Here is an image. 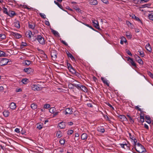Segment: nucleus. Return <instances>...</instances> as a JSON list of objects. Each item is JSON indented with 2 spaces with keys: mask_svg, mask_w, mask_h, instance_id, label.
Wrapping results in <instances>:
<instances>
[{
  "mask_svg": "<svg viewBox=\"0 0 153 153\" xmlns=\"http://www.w3.org/2000/svg\"><path fill=\"white\" fill-rule=\"evenodd\" d=\"M36 40H37L39 43L42 45L45 44L44 39L41 35H38L37 37L35 39Z\"/></svg>",
  "mask_w": 153,
  "mask_h": 153,
  "instance_id": "nucleus-1",
  "label": "nucleus"
},
{
  "mask_svg": "<svg viewBox=\"0 0 153 153\" xmlns=\"http://www.w3.org/2000/svg\"><path fill=\"white\" fill-rule=\"evenodd\" d=\"M10 61V60L8 59L7 58H3L0 62V65L1 66L6 65Z\"/></svg>",
  "mask_w": 153,
  "mask_h": 153,
  "instance_id": "nucleus-2",
  "label": "nucleus"
},
{
  "mask_svg": "<svg viewBox=\"0 0 153 153\" xmlns=\"http://www.w3.org/2000/svg\"><path fill=\"white\" fill-rule=\"evenodd\" d=\"M137 145L141 149L140 150H137L136 149V148H135V149L137 152L139 153H142L146 151V149H145L144 146H142L140 143H138L137 144Z\"/></svg>",
  "mask_w": 153,
  "mask_h": 153,
  "instance_id": "nucleus-3",
  "label": "nucleus"
},
{
  "mask_svg": "<svg viewBox=\"0 0 153 153\" xmlns=\"http://www.w3.org/2000/svg\"><path fill=\"white\" fill-rule=\"evenodd\" d=\"M23 71L28 74H32L34 71V70L30 68H25L23 69Z\"/></svg>",
  "mask_w": 153,
  "mask_h": 153,
  "instance_id": "nucleus-4",
  "label": "nucleus"
},
{
  "mask_svg": "<svg viewBox=\"0 0 153 153\" xmlns=\"http://www.w3.org/2000/svg\"><path fill=\"white\" fill-rule=\"evenodd\" d=\"M57 53L55 50H52L51 52V56L52 59L55 60L57 58Z\"/></svg>",
  "mask_w": 153,
  "mask_h": 153,
  "instance_id": "nucleus-5",
  "label": "nucleus"
},
{
  "mask_svg": "<svg viewBox=\"0 0 153 153\" xmlns=\"http://www.w3.org/2000/svg\"><path fill=\"white\" fill-rule=\"evenodd\" d=\"M92 23L93 24L94 27L95 28L99 30L100 29L98 22L97 20H92Z\"/></svg>",
  "mask_w": 153,
  "mask_h": 153,
  "instance_id": "nucleus-6",
  "label": "nucleus"
},
{
  "mask_svg": "<svg viewBox=\"0 0 153 153\" xmlns=\"http://www.w3.org/2000/svg\"><path fill=\"white\" fill-rule=\"evenodd\" d=\"M32 88L33 90L39 91L41 89V87L39 85H33L32 86Z\"/></svg>",
  "mask_w": 153,
  "mask_h": 153,
  "instance_id": "nucleus-7",
  "label": "nucleus"
},
{
  "mask_svg": "<svg viewBox=\"0 0 153 153\" xmlns=\"http://www.w3.org/2000/svg\"><path fill=\"white\" fill-rule=\"evenodd\" d=\"M117 116L120 119V121H121L123 122L126 120H127V119L125 115L118 114V115Z\"/></svg>",
  "mask_w": 153,
  "mask_h": 153,
  "instance_id": "nucleus-8",
  "label": "nucleus"
},
{
  "mask_svg": "<svg viewBox=\"0 0 153 153\" xmlns=\"http://www.w3.org/2000/svg\"><path fill=\"white\" fill-rule=\"evenodd\" d=\"M128 61H129L130 64H131V65L136 67V65L135 63L134 62L133 59L129 57H128Z\"/></svg>",
  "mask_w": 153,
  "mask_h": 153,
  "instance_id": "nucleus-9",
  "label": "nucleus"
},
{
  "mask_svg": "<svg viewBox=\"0 0 153 153\" xmlns=\"http://www.w3.org/2000/svg\"><path fill=\"white\" fill-rule=\"evenodd\" d=\"M58 125L61 129H64L65 128L66 126V123L63 122H61L58 124Z\"/></svg>",
  "mask_w": 153,
  "mask_h": 153,
  "instance_id": "nucleus-10",
  "label": "nucleus"
},
{
  "mask_svg": "<svg viewBox=\"0 0 153 153\" xmlns=\"http://www.w3.org/2000/svg\"><path fill=\"white\" fill-rule=\"evenodd\" d=\"M28 23L29 28L33 30L34 29L35 26V24L31 22H29Z\"/></svg>",
  "mask_w": 153,
  "mask_h": 153,
  "instance_id": "nucleus-11",
  "label": "nucleus"
},
{
  "mask_svg": "<svg viewBox=\"0 0 153 153\" xmlns=\"http://www.w3.org/2000/svg\"><path fill=\"white\" fill-rule=\"evenodd\" d=\"M32 35V33L30 30H28L26 31L25 33V35L27 37L29 38H31V35Z\"/></svg>",
  "mask_w": 153,
  "mask_h": 153,
  "instance_id": "nucleus-12",
  "label": "nucleus"
},
{
  "mask_svg": "<svg viewBox=\"0 0 153 153\" xmlns=\"http://www.w3.org/2000/svg\"><path fill=\"white\" fill-rule=\"evenodd\" d=\"M16 14V13L14 11H9L7 15H8L10 17H13V16L15 15Z\"/></svg>",
  "mask_w": 153,
  "mask_h": 153,
  "instance_id": "nucleus-13",
  "label": "nucleus"
},
{
  "mask_svg": "<svg viewBox=\"0 0 153 153\" xmlns=\"http://www.w3.org/2000/svg\"><path fill=\"white\" fill-rule=\"evenodd\" d=\"M13 25L15 27L17 28H19L20 26V25L19 22V21H16L13 23Z\"/></svg>",
  "mask_w": 153,
  "mask_h": 153,
  "instance_id": "nucleus-14",
  "label": "nucleus"
},
{
  "mask_svg": "<svg viewBox=\"0 0 153 153\" xmlns=\"http://www.w3.org/2000/svg\"><path fill=\"white\" fill-rule=\"evenodd\" d=\"M65 112V114H71L72 113L73 111L71 108H66Z\"/></svg>",
  "mask_w": 153,
  "mask_h": 153,
  "instance_id": "nucleus-15",
  "label": "nucleus"
},
{
  "mask_svg": "<svg viewBox=\"0 0 153 153\" xmlns=\"http://www.w3.org/2000/svg\"><path fill=\"white\" fill-rule=\"evenodd\" d=\"M9 107L12 109H15L16 107V103L13 102H11L10 105Z\"/></svg>",
  "mask_w": 153,
  "mask_h": 153,
  "instance_id": "nucleus-16",
  "label": "nucleus"
},
{
  "mask_svg": "<svg viewBox=\"0 0 153 153\" xmlns=\"http://www.w3.org/2000/svg\"><path fill=\"white\" fill-rule=\"evenodd\" d=\"M150 0H134L137 3H140L141 4H143L144 3H146L149 1Z\"/></svg>",
  "mask_w": 153,
  "mask_h": 153,
  "instance_id": "nucleus-17",
  "label": "nucleus"
},
{
  "mask_svg": "<svg viewBox=\"0 0 153 153\" xmlns=\"http://www.w3.org/2000/svg\"><path fill=\"white\" fill-rule=\"evenodd\" d=\"M89 3L92 5H96L97 4L98 2L97 0H90Z\"/></svg>",
  "mask_w": 153,
  "mask_h": 153,
  "instance_id": "nucleus-18",
  "label": "nucleus"
},
{
  "mask_svg": "<svg viewBox=\"0 0 153 153\" xmlns=\"http://www.w3.org/2000/svg\"><path fill=\"white\" fill-rule=\"evenodd\" d=\"M146 49L149 51L150 52H152V48L149 43H148V44H147L146 46Z\"/></svg>",
  "mask_w": 153,
  "mask_h": 153,
  "instance_id": "nucleus-19",
  "label": "nucleus"
},
{
  "mask_svg": "<svg viewBox=\"0 0 153 153\" xmlns=\"http://www.w3.org/2000/svg\"><path fill=\"white\" fill-rule=\"evenodd\" d=\"M97 130L98 131L101 132L102 133H104L105 131V130L102 127H98L97 128Z\"/></svg>",
  "mask_w": 153,
  "mask_h": 153,
  "instance_id": "nucleus-20",
  "label": "nucleus"
},
{
  "mask_svg": "<svg viewBox=\"0 0 153 153\" xmlns=\"http://www.w3.org/2000/svg\"><path fill=\"white\" fill-rule=\"evenodd\" d=\"M101 79L103 82L106 85H107V86H109V84L108 82V81L106 80V79L104 78V77H101Z\"/></svg>",
  "mask_w": 153,
  "mask_h": 153,
  "instance_id": "nucleus-21",
  "label": "nucleus"
},
{
  "mask_svg": "<svg viewBox=\"0 0 153 153\" xmlns=\"http://www.w3.org/2000/svg\"><path fill=\"white\" fill-rule=\"evenodd\" d=\"M13 35L17 39H19L22 37L21 35L16 33H13Z\"/></svg>",
  "mask_w": 153,
  "mask_h": 153,
  "instance_id": "nucleus-22",
  "label": "nucleus"
},
{
  "mask_svg": "<svg viewBox=\"0 0 153 153\" xmlns=\"http://www.w3.org/2000/svg\"><path fill=\"white\" fill-rule=\"evenodd\" d=\"M146 118V121L149 124H150L151 123L152 121L151 120V118L149 116H146L145 117Z\"/></svg>",
  "mask_w": 153,
  "mask_h": 153,
  "instance_id": "nucleus-23",
  "label": "nucleus"
},
{
  "mask_svg": "<svg viewBox=\"0 0 153 153\" xmlns=\"http://www.w3.org/2000/svg\"><path fill=\"white\" fill-rule=\"evenodd\" d=\"M87 136V134L86 133H84L81 135V138L82 140H84L86 139Z\"/></svg>",
  "mask_w": 153,
  "mask_h": 153,
  "instance_id": "nucleus-24",
  "label": "nucleus"
},
{
  "mask_svg": "<svg viewBox=\"0 0 153 153\" xmlns=\"http://www.w3.org/2000/svg\"><path fill=\"white\" fill-rule=\"evenodd\" d=\"M80 90H82L84 92H87L88 91V89L87 88L84 86L82 85L81 86V88Z\"/></svg>",
  "mask_w": 153,
  "mask_h": 153,
  "instance_id": "nucleus-25",
  "label": "nucleus"
},
{
  "mask_svg": "<svg viewBox=\"0 0 153 153\" xmlns=\"http://www.w3.org/2000/svg\"><path fill=\"white\" fill-rule=\"evenodd\" d=\"M132 15V16L131 15V16L133 18L135 19L137 21L139 22H140L141 23H142L141 21L139 19V18L138 17L135 16V15H133V14Z\"/></svg>",
  "mask_w": 153,
  "mask_h": 153,
  "instance_id": "nucleus-26",
  "label": "nucleus"
},
{
  "mask_svg": "<svg viewBox=\"0 0 153 153\" xmlns=\"http://www.w3.org/2000/svg\"><path fill=\"white\" fill-rule=\"evenodd\" d=\"M3 114L4 116L5 117H7L9 114V112L7 110L4 111L3 112Z\"/></svg>",
  "mask_w": 153,
  "mask_h": 153,
  "instance_id": "nucleus-27",
  "label": "nucleus"
},
{
  "mask_svg": "<svg viewBox=\"0 0 153 153\" xmlns=\"http://www.w3.org/2000/svg\"><path fill=\"white\" fill-rule=\"evenodd\" d=\"M127 116L128 117L130 122L131 123L133 124L134 122V120L132 119V118L129 115H127Z\"/></svg>",
  "mask_w": 153,
  "mask_h": 153,
  "instance_id": "nucleus-28",
  "label": "nucleus"
},
{
  "mask_svg": "<svg viewBox=\"0 0 153 153\" xmlns=\"http://www.w3.org/2000/svg\"><path fill=\"white\" fill-rule=\"evenodd\" d=\"M37 125V128L39 130L41 129L42 128V127H43V124L41 123H38Z\"/></svg>",
  "mask_w": 153,
  "mask_h": 153,
  "instance_id": "nucleus-29",
  "label": "nucleus"
},
{
  "mask_svg": "<svg viewBox=\"0 0 153 153\" xmlns=\"http://www.w3.org/2000/svg\"><path fill=\"white\" fill-rule=\"evenodd\" d=\"M81 85L80 84H77L74 83V86L77 88L78 89L80 90V88H81Z\"/></svg>",
  "mask_w": 153,
  "mask_h": 153,
  "instance_id": "nucleus-30",
  "label": "nucleus"
},
{
  "mask_svg": "<svg viewBox=\"0 0 153 153\" xmlns=\"http://www.w3.org/2000/svg\"><path fill=\"white\" fill-rule=\"evenodd\" d=\"M31 108L33 109H35L37 108V105L33 103L31 105Z\"/></svg>",
  "mask_w": 153,
  "mask_h": 153,
  "instance_id": "nucleus-31",
  "label": "nucleus"
},
{
  "mask_svg": "<svg viewBox=\"0 0 153 153\" xmlns=\"http://www.w3.org/2000/svg\"><path fill=\"white\" fill-rule=\"evenodd\" d=\"M28 79L25 78L23 79L21 82L24 84H26L28 83Z\"/></svg>",
  "mask_w": 153,
  "mask_h": 153,
  "instance_id": "nucleus-32",
  "label": "nucleus"
},
{
  "mask_svg": "<svg viewBox=\"0 0 153 153\" xmlns=\"http://www.w3.org/2000/svg\"><path fill=\"white\" fill-rule=\"evenodd\" d=\"M56 136L58 138H60L62 137L61 132L60 131H58L57 132Z\"/></svg>",
  "mask_w": 153,
  "mask_h": 153,
  "instance_id": "nucleus-33",
  "label": "nucleus"
},
{
  "mask_svg": "<svg viewBox=\"0 0 153 153\" xmlns=\"http://www.w3.org/2000/svg\"><path fill=\"white\" fill-rule=\"evenodd\" d=\"M54 3L56 4L60 9H62L63 7L58 2L56 1H54Z\"/></svg>",
  "mask_w": 153,
  "mask_h": 153,
  "instance_id": "nucleus-34",
  "label": "nucleus"
},
{
  "mask_svg": "<svg viewBox=\"0 0 153 153\" xmlns=\"http://www.w3.org/2000/svg\"><path fill=\"white\" fill-rule=\"evenodd\" d=\"M49 112L52 113H54L55 111V108L53 107L51 108L49 110Z\"/></svg>",
  "mask_w": 153,
  "mask_h": 153,
  "instance_id": "nucleus-35",
  "label": "nucleus"
},
{
  "mask_svg": "<svg viewBox=\"0 0 153 153\" xmlns=\"http://www.w3.org/2000/svg\"><path fill=\"white\" fill-rule=\"evenodd\" d=\"M31 63V62L30 61L28 60H26L25 61L24 64L25 65H29Z\"/></svg>",
  "mask_w": 153,
  "mask_h": 153,
  "instance_id": "nucleus-36",
  "label": "nucleus"
},
{
  "mask_svg": "<svg viewBox=\"0 0 153 153\" xmlns=\"http://www.w3.org/2000/svg\"><path fill=\"white\" fill-rule=\"evenodd\" d=\"M27 45V44L26 42H22L21 43L20 47L21 48H23L24 46H26Z\"/></svg>",
  "mask_w": 153,
  "mask_h": 153,
  "instance_id": "nucleus-37",
  "label": "nucleus"
},
{
  "mask_svg": "<svg viewBox=\"0 0 153 153\" xmlns=\"http://www.w3.org/2000/svg\"><path fill=\"white\" fill-rule=\"evenodd\" d=\"M126 36L129 38L131 39V37L130 33L129 32H127L126 33Z\"/></svg>",
  "mask_w": 153,
  "mask_h": 153,
  "instance_id": "nucleus-38",
  "label": "nucleus"
},
{
  "mask_svg": "<svg viewBox=\"0 0 153 153\" xmlns=\"http://www.w3.org/2000/svg\"><path fill=\"white\" fill-rule=\"evenodd\" d=\"M148 17L150 20L153 21V13L149 14Z\"/></svg>",
  "mask_w": 153,
  "mask_h": 153,
  "instance_id": "nucleus-39",
  "label": "nucleus"
},
{
  "mask_svg": "<svg viewBox=\"0 0 153 153\" xmlns=\"http://www.w3.org/2000/svg\"><path fill=\"white\" fill-rule=\"evenodd\" d=\"M51 32L55 36L59 34L58 33L57 31L53 29H52Z\"/></svg>",
  "mask_w": 153,
  "mask_h": 153,
  "instance_id": "nucleus-40",
  "label": "nucleus"
},
{
  "mask_svg": "<svg viewBox=\"0 0 153 153\" xmlns=\"http://www.w3.org/2000/svg\"><path fill=\"white\" fill-rule=\"evenodd\" d=\"M68 56L70 57L71 59L72 60H75V58L73 56V55H72L71 53H69V54H68Z\"/></svg>",
  "mask_w": 153,
  "mask_h": 153,
  "instance_id": "nucleus-41",
  "label": "nucleus"
},
{
  "mask_svg": "<svg viewBox=\"0 0 153 153\" xmlns=\"http://www.w3.org/2000/svg\"><path fill=\"white\" fill-rule=\"evenodd\" d=\"M69 70L72 74H74L76 73V71L73 68L71 69H70Z\"/></svg>",
  "mask_w": 153,
  "mask_h": 153,
  "instance_id": "nucleus-42",
  "label": "nucleus"
},
{
  "mask_svg": "<svg viewBox=\"0 0 153 153\" xmlns=\"http://www.w3.org/2000/svg\"><path fill=\"white\" fill-rule=\"evenodd\" d=\"M134 142V148L135 149L136 148V146L137 145V139L135 138H134L133 140Z\"/></svg>",
  "mask_w": 153,
  "mask_h": 153,
  "instance_id": "nucleus-43",
  "label": "nucleus"
},
{
  "mask_svg": "<svg viewBox=\"0 0 153 153\" xmlns=\"http://www.w3.org/2000/svg\"><path fill=\"white\" fill-rule=\"evenodd\" d=\"M50 107V105L49 104H46L44 106V108L46 109Z\"/></svg>",
  "mask_w": 153,
  "mask_h": 153,
  "instance_id": "nucleus-44",
  "label": "nucleus"
},
{
  "mask_svg": "<svg viewBox=\"0 0 153 153\" xmlns=\"http://www.w3.org/2000/svg\"><path fill=\"white\" fill-rule=\"evenodd\" d=\"M39 15H40V16L43 19H45L46 18V16L44 13H40L39 14Z\"/></svg>",
  "mask_w": 153,
  "mask_h": 153,
  "instance_id": "nucleus-45",
  "label": "nucleus"
},
{
  "mask_svg": "<svg viewBox=\"0 0 153 153\" xmlns=\"http://www.w3.org/2000/svg\"><path fill=\"white\" fill-rule=\"evenodd\" d=\"M0 38L1 39H4L6 38L5 35L4 34H0Z\"/></svg>",
  "mask_w": 153,
  "mask_h": 153,
  "instance_id": "nucleus-46",
  "label": "nucleus"
},
{
  "mask_svg": "<svg viewBox=\"0 0 153 153\" xmlns=\"http://www.w3.org/2000/svg\"><path fill=\"white\" fill-rule=\"evenodd\" d=\"M3 12L4 13L7 15L8 12L7 11V9L6 8H3Z\"/></svg>",
  "mask_w": 153,
  "mask_h": 153,
  "instance_id": "nucleus-47",
  "label": "nucleus"
},
{
  "mask_svg": "<svg viewBox=\"0 0 153 153\" xmlns=\"http://www.w3.org/2000/svg\"><path fill=\"white\" fill-rule=\"evenodd\" d=\"M65 139H61L60 140L59 142L61 144L63 145L65 143Z\"/></svg>",
  "mask_w": 153,
  "mask_h": 153,
  "instance_id": "nucleus-48",
  "label": "nucleus"
},
{
  "mask_svg": "<svg viewBox=\"0 0 153 153\" xmlns=\"http://www.w3.org/2000/svg\"><path fill=\"white\" fill-rule=\"evenodd\" d=\"M74 84H70L68 85V87L69 88L73 89L74 88Z\"/></svg>",
  "mask_w": 153,
  "mask_h": 153,
  "instance_id": "nucleus-49",
  "label": "nucleus"
},
{
  "mask_svg": "<svg viewBox=\"0 0 153 153\" xmlns=\"http://www.w3.org/2000/svg\"><path fill=\"white\" fill-rule=\"evenodd\" d=\"M74 131L73 130H70L67 131V134L68 135L72 134L73 133Z\"/></svg>",
  "mask_w": 153,
  "mask_h": 153,
  "instance_id": "nucleus-50",
  "label": "nucleus"
},
{
  "mask_svg": "<svg viewBox=\"0 0 153 153\" xmlns=\"http://www.w3.org/2000/svg\"><path fill=\"white\" fill-rule=\"evenodd\" d=\"M134 57L136 61H137L138 60L140 59V57L136 54L134 56Z\"/></svg>",
  "mask_w": 153,
  "mask_h": 153,
  "instance_id": "nucleus-51",
  "label": "nucleus"
},
{
  "mask_svg": "<svg viewBox=\"0 0 153 153\" xmlns=\"http://www.w3.org/2000/svg\"><path fill=\"white\" fill-rule=\"evenodd\" d=\"M5 53L3 51H0V57L4 56Z\"/></svg>",
  "mask_w": 153,
  "mask_h": 153,
  "instance_id": "nucleus-52",
  "label": "nucleus"
},
{
  "mask_svg": "<svg viewBox=\"0 0 153 153\" xmlns=\"http://www.w3.org/2000/svg\"><path fill=\"white\" fill-rule=\"evenodd\" d=\"M137 61L141 65H143V62L141 59L138 60V61Z\"/></svg>",
  "mask_w": 153,
  "mask_h": 153,
  "instance_id": "nucleus-53",
  "label": "nucleus"
},
{
  "mask_svg": "<svg viewBox=\"0 0 153 153\" xmlns=\"http://www.w3.org/2000/svg\"><path fill=\"white\" fill-rule=\"evenodd\" d=\"M121 40L123 41L124 42L126 43L127 42V41L126 38L124 37H122L121 38Z\"/></svg>",
  "mask_w": 153,
  "mask_h": 153,
  "instance_id": "nucleus-54",
  "label": "nucleus"
},
{
  "mask_svg": "<svg viewBox=\"0 0 153 153\" xmlns=\"http://www.w3.org/2000/svg\"><path fill=\"white\" fill-rule=\"evenodd\" d=\"M148 75L152 78L153 79V74L150 72H148Z\"/></svg>",
  "mask_w": 153,
  "mask_h": 153,
  "instance_id": "nucleus-55",
  "label": "nucleus"
},
{
  "mask_svg": "<svg viewBox=\"0 0 153 153\" xmlns=\"http://www.w3.org/2000/svg\"><path fill=\"white\" fill-rule=\"evenodd\" d=\"M135 108L136 109H137L138 111H141V112H142L141 109L140 108L139 106H136L135 107Z\"/></svg>",
  "mask_w": 153,
  "mask_h": 153,
  "instance_id": "nucleus-56",
  "label": "nucleus"
},
{
  "mask_svg": "<svg viewBox=\"0 0 153 153\" xmlns=\"http://www.w3.org/2000/svg\"><path fill=\"white\" fill-rule=\"evenodd\" d=\"M67 65L68 66V69L69 70L70 69H71L73 68L72 66L70 64H67Z\"/></svg>",
  "mask_w": 153,
  "mask_h": 153,
  "instance_id": "nucleus-57",
  "label": "nucleus"
},
{
  "mask_svg": "<svg viewBox=\"0 0 153 153\" xmlns=\"http://www.w3.org/2000/svg\"><path fill=\"white\" fill-rule=\"evenodd\" d=\"M126 53L128 55L130 56H132V54L129 50L127 51Z\"/></svg>",
  "mask_w": 153,
  "mask_h": 153,
  "instance_id": "nucleus-58",
  "label": "nucleus"
},
{
  "mask_svg": "<svg viewBox=\"0 0 153 153\" xmlns=\"http://www.w3.org/2000/svg\"><path fill=\"white\" fill-rule=\"evenodd\" d=\"M129 135L130 138L132 140V141L133 140V139H134L133 137V136L130 133H129Z\"/></svg>",
  "mask_w": 153,
  "mask_h": 153,
  "instance_id": "nucleus-59",
  "label": "nucleus"
},
{
  "mask_svg": "<svg viewBox=\"0 0 153 153\" xmlns=\"http://www.w3.org/2000/svg\"><path fill=\"white\" fill-rule=\"evenodd\" d=\"M140 119H143L144 118V114H143V116H142V112H141V113L140 114Z\"/></svg>",
  "mask_w": 153,
  "mask_h": 153,
  "instance_id": "nucleus-60",
  "label": "nucleus"
},
{
  "mask_svg": "<svg viewBox=\"0 0 153 153\" xmlns=\"http://www.w3.org/2000/svg\"><path fill=\"white\" fill-rule=\"evenodd\" d=\"M138 52L140 53V55L142 57L144 55V52L143 51H138Z\"/></svg>",
  "mask_w": 153,
  "mask_h": 153,
  "instance_id": "nucleus-61",
  "label": "nucleus"
},
{
  "mask_svg": "<svg viewBox=\"0 0 153 153\" xmlns=\"http://www.w3.org/2000/svg\"><path fill=\"white\" fill-rule=\"evenodd\" d=\"M61 42L63 44H64V45H65L66 46H67L68 45V44L64 41L62 40H61Z\"/></svg>",
  "mask_w": 153,
  "mask_h": 153,
  "instance_id": "nucleus-62",
  "label": "nucleus"
},
{
  "mask_svg": "<svg viewBox=\"0 0 153 153\" xmlns=\"http://www.w3.org/2000/svg\"><path fill=\"white\" fill-rule=\"evenodd\" d=\"M15 132H17V133H19L20 132L19 129L18 128H16L15 129Z\"/></svg>",
  "mask_w": 153,
  "mask_h": 153,
  "instance_id": "nucleus-63",
  "label": "nucleus"
},
{
  "mask_svg": "<svg viewBox=\"0 0 153 153\" xmlns=\"http://www.w3.org/2000/svg\"><path fill=\"white\" fill-rule=\"evenodd\" d=\"M67 124L69 126H72L73 125V123L72 122H68Z\"/></svg>",
  "mask_w": 153,
  "mask_h": 153,
  "instance_id": "nucleus-64",
  "label": "nucleus"
}]
</instances>
